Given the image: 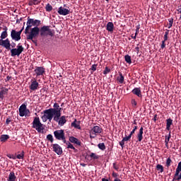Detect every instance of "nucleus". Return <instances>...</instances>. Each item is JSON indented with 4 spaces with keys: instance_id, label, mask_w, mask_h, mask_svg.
Returning <instances> with one entry per match:
<instances>
[{
    "instance_id": "f257e3e1",
    "label": "nucleus",
    "mask_w": 181,
    "mask_h": 181,
    "mask_svg": "<svg viewBox=\"0 0 181 181\" xmlns=\"http://www.w3.org/2000/svg\"><path fill=\"white\" fill-rule=\"evenodd\" d=\"M39 33H40V28L39 27L31 28L30 34L27 35V40H31L35 46H37V40H35V38L39 36Z\"/></svg>"
},
{
    "instance_id": "f03ea898",
    "label": "nucleus",
    "mask_w": 181,
    "mask_h": 181,
    "mask_svg": "<svg viewBox=\"0 0 181 181\" xmlns=\"http://www.w3.org/2000/svg\"><path fill=\"white\" fill-rule=\"evenodd\" d=\"M40 35L41 37H45V36H54V31L50 29V26L44 25L40 29Z\"/></svg>"
},
{
    "instance_id": "7ed1b4c3",
    "label": "nucleus",
    "mask_w": 181,
    "mask_h": 181,
    "mask_svg": "<svg viewBox=\"0 0 181 181\" xmlns=\"http://www.w3.org/2000/svg\"><path fill=\"white\" fill-rule=\"evenodd\" d=\"M32 128H34V129H36L37 132H42V131L45 129V127L43 126V124L40 122V119L39 118V117H35L34 118Z\"/></svg>"
},
{
    "instance_id": "20e7f679",
    "label": "nucleus",
    "mask_w": 181,
    "mask_h": 181,
    "mask_svg": "<svg viewBox=\"0 0 181 181\" xmlns=\"http://www.w3.org/2000/svg\"><path fill=\"white\" fill-rule=\"evenodd\" d=\"M25 50V48H23V46L21 45V44H18L17 46V48H13L11 49V56L12 57H15V56H21L22 54V52Z\"/></svg>"
},
{
    "instance_id": "39448f33",
    "label": "nucleus",
    "mask_w": 181,
    "mask_h": 181,
    "mask_svg": "<svg viewBox=\"0 0 181 181\" xmlns=\"http://www.w3.org/2000/svg\"><path fill=\"white\" fill-rule=\"evenodd\" d=\"M101 132H103V128L100 127L99 126H95L90 131V138L93 139L95 138L96 135L101 134Z\"/></svg>"
},
{
    "instance_id": "423d86ee",
    "label": "nucleus",
    "mask_w": 181,
    "mask_h": 181,
    "mask_svg": "<svg viewBox=\"0 0 181 181\" xmlns=\"http://www.w3.org/2000/svg\"><path fill=\"white\" fill-rule=\"evenodd\" d=\"M19 115L20 117H29L30 111L26 107V105L23 104L19 107Z\"/></svg>"
},
{
    "instance_id": "0eeeda50",
    "label": "nucleus",
    "mask_w": 181,
    "mask_h": 181,
    "mask_svg": "<svg viewBox=\"0 0 181 181\" xmlns=\"http://www.w3.org/2000/svg\"><path fill=\"white\" fill-rule=\"evenodd\" d=\"M44 114L48 118L49 122H52V119H53V117H54V114H56V111L53 109H48L44 111Z\"/></svg>"
},
{
    "instance_id": "6e6552de",
    "label": "nucleus",
    "mask_w": 181,
    "mask_h": 181,
    "mask_svg": "<svg viewBox=\"0 0 181 181\" xmlns=\"http://www.w3.org/2000/svg\"><path fill=\"white\" fill-rule=\"evenodd\" d=\"M65 136L64 130L63 129L56 130L54 132V136L57 139V141H62Z\"/></svg>"
},
{
    "instance_id": "1a4fd4ad",
    "label": "nucleus",
    "mask_w": 181,
    "mask_h": 181,
    "mask_svg": "<svg viewBox=\"0 0 181 181\" xmlns=\"http://www.w3.org/2000/svg\"><path fill=\"white\" fill-rule=\"evenodd\" d=\"M27 23L28 25H32V26H35L37 28L42 24V21H40V20H35L33 18H30V17H28Z\"/></svg>"
},
{
    "instance_id": "9d476101",
    "label": "nucleus",
    "mask_w": 181,
    "mask_h": 181,
    "mask_svg": "<svg viewBox=\"0 0 181 181\" xmlns=\"http://www.w3.org/2000/svg\"><path fill=\"white\" fill-rule=\"evenodd\" d=\"M0 46L5 47L6 50H11V41L9 39L6 38L5 40H0Z\"/></svg>"
},
{
    "instance_id": "9b49d317",
    "label": "nucleus",
    "mask_w": 181,
    "mask_h": 181,
    "mask_svg": "<svg viewBox=\"0 0 181 181\" xmlns=\"http://www.w3.org/2000/svg\"><path fill=\"white\" fill-rule=\"evenodd\" d=\"M11 37L13 40L18 42V40H21V33H18V31L12 30L11 32Z\"/></svg>"
},
{
    "instance_id": "f8f14e48",
    "label": "nucleus",
    "mask_w": 181,
    "mask_h": 181,
    "mask_svg": "<svg viewBox=\"0 0 181 181\" xmlns=\"http://www.w3.org/2000/svg\"><path fill=\"white\" fill-rule=\"evenodd\" d=\"M52 146L53 151L55 152L57 155H62V153H63V148L58 144H52Z\"/></svg>"
},
{
    "instance_id": "ddd939ff",
    "label": "nucleus",
    "mask_w": 181,
    "mask_h": 181,
    "mask_svg": "<svg viewBox=\"0 0 181 181\" xmlns=\"http://www.w3.org/2000/svg\"><path fill=\"white\" fill-rule=\"evenodd\" d=\"M57 13H59V15L66 16L70 13V10L64 8V7L61 6L58 8Z\"/></svg>"
},
{
    "instance_id": "4468645a",
    "label": "nucleus",
    "mask_w": 181,
    "mask_h": 181,
    "mask_svg": "<svg viewBox=\"0 0 181 181\" xmlns=\"http://www.w3.org/2000/svg\"><path fill=\"white\" fill-rule=\"evenodd\" d=\"M132 93L139 97V98H142V92L141 91V88H134Z\"/></svg>"
},
{
    "instance_id": "2eb2a0df",
    "label": "nucleus",
    "mask_w": 181,
    "mask_h": 181,
    "mask_svg": "<svg viewBox=\"0 0 181 181\" xmlns=\"http://www.w3.org/2000/svg\"><path fill=\"white\" fill-rule=\"evenodd\" d=\"M29 88L32 90V91H36V90L39 88V83L37 80L33 81L31 82V85L29 86Z\"/></svg>"
},
{
    "instance_id": "dca6fc26",
    "label": "nucleus",
    "mask_w": 181,
    "mask_h": 181,
    "mask_svg": "<svg viewBox=\"0 0 181 181\" xmlns=\"http://www.w3.org/2000/svg\"><path fill=\"white\" fill-rule=\"evenodd\" d=\"M34 71L37 76H43V74L45 73V68L38 66L34 70Z\"/></svg>"
},
{
    "instance_id": "f3484780",
    "label": "nucleus",
    "mask_w": 181,
    "mask_h": 181,
    "mask_svg": "<svg viewBox=\"0 0 181 181\" xmlns=\"http://www.w3.org/2000/svg\"><path fill=\"white\" fill-rule=\"evenodd\" d=\"M3 32L1 34L0 40H3V39H6L8 37V27L3 25Z\"/></svg>"
},
{
    "instance_id": "a211bd4d",
    "label": "nucleus",
    "mask_w": 181,
    "mask_h": 181,
    "mask_svg": "<svg viewBox=\"0 0 181 181\" xmlns=\"http://www.w3.org/2000/svg\"><path fill=\"white\" fill-rule=\"evenodd\" d=\"M69 142H71V144H76V145H78V146H81V141H80L78 139L74 136L69 137Z\"/></svg>"
},
{
    "instance_id": "6ab92c4d",
    "label": "nucleus",
    "mask_w": 181,
    "mask_h": 181,
    "mask_svg": "<svg viewBox=\"0 0 181 181\" xmlns=\"http://www.w3.org/2000/svg\"><path fill=\"white\" fill-rule=\"evenodd\" d=\"M144 127H141L139 129V133L137 134V139L139 142H142V139H144Z\"/></svg>"
},
{
    "instance_id": "aec40b11",
    "label": "nucleus",
    "mask_w": 181,
    "mask_h": 181,
    "mask_svg": "<svg viewBox=\"0 0 181 181\" xmlns=\"http://www.w3.org/2000/svg\"><path fill=\"white\" fill-rule=\"evenodd\" d=\"M107 32H114V23L108 22L106 25Z\"/></svg>"
},
{
    "instance_id": "412c9836",
    "label": "nucleus",
    "mask_w": 181,
    "mask_h": 181,
    "mask_svg": "<svg viewBox=\"0 0 181 181\" xmlns=\"http://www.w3.org/2000/svg\"><path fill=\"white\" fill-rule=\"evenodd\" d=\"M71 127L76 128V129H81V127L80 126V121H77V119H74V121L71 124Z\"/></svg>"
},
{
    "instance_id": "4be33fe9",
    "label": "nucleus",
    "mask_w": 181,
    "mask_h": 181,
    "mask_svg": "<svg viewBox=\"0 0 181 181\" xmlns=\"http://www.w3.org/2000/svg\"><path fill=\"white\" fill-rule=\"evenodd\" d=\"M51 110H54L55 112L62 113V107H60V105L57 103L54 104V108H51Z\"/></svg>"
},
{
    "instance_id": "5701e85b",
    "label": "nucleus",
    "mask_w": 181,
    "mask_h": 181,
    "mask_svg": "<svg viewBox=\"0 0 181 181\" xmlns=\"http://www.w3.org/2000/svg\"><path fill=\"white\" fill-rule=\"evenodd\" d=\"M173 124V120L170 118L166 119V129L170 131V126Z\"/></svg>"
},
{
    "instance_id": "b1692460",
    "label": "nucleus",
    "mask_w": 181,
    "mask_h": 181,
    "mask_svg": "<svg viewBox=\"0 0 181 181\" xmlns=\"http://www.w3.org/2000/svg\"><path fill=\"white\" fill-rule=\"evenodd\" d=\"M8 91H9V89H8V88H4V89H3L0 91V98H1V100H4V95H6V94H8Z\"/></svg>"
},
{
    "instance_id": "393cba45",
    "label": "nucleus",
    "mask_w": 181,
    "mask_h": 181,
    "mask_svg": "<svg viewBox=\"0 0 181 181\" xmlns=\"http://www.w3.org/2000/svg\"><path fill=\"white\" fill-rule=\"evenodd\" d=\"M66 122H67V120H66V116H62L59 118V121L58 124L59 125H60V127H63V125H64Z\"/></svg>"
},
{
    "instance_id": "a878e982",
    "label": "nucleus",
    "mask_w": 181,
    "mask_h": 181,
    "mask_svg": "<svg viewBox=\"0 0 181 181\" xmlns=\"http://www.w3.org/2000/svg\"><path fill=\"white\" fill-rule=\"evenodd\" d=\"M119 76L117 77V80L119 83V84H123L124 78V76L122 75V73L119 72Z\"/></svg>"
},
{
    "instance_id": "bb28decb",
    "label": "nucleus",
    "mask_w": 181,
    "mask_h": 181,
    "mask_svg": "<svg viewBox=\"0 0 181 181\" xmlns=\"http://www.w3.org/2000/svg\"><path fill=\"white\" fill-rule=\"evenodd\" d=\"M60 117H62V113L55 112L54 115V121L59 123V121H60Z\"/></svg>"
},
{
    "instance_id": "cd10ccee",
    "label": "nucleus",
    "mask_w": 181,
    "mask_h": 181,
    "mask_svg": "<svg viewBox=\"0 0 181 181\" xmlns=\"http://www.w3.org/2000/svg\"><path fill=\"white\" fill-rule=\"evenodd\" d=\"M39 4H40V1H39V0H29L28 1L29 6H33V5H39Z\"/></svg>"
},
{
    "instance_id": "c85d7f7f",
    "label": "nucleus",
    "mask_w": 181,
    "mask_h": 181,
    "mask_svg": "<svg viewBox=\"0 0 181 181\" xmlns=\"http://www.w3.org/2000/svg\"><path fill=\"white\" fill-rule=\"evenodd\" d=\"M16 180V176L15 175V173L11 172L8 175V181H15Z\"/></svg>"
},
{
    "instance_id": "c756f323",
    "label": "nucleus",
    "mask_w": 181,
    "mask_h": 181,
    "mask_svg": "<svg viewBox=\"0 0 181 181\" xmlns=\"http://www.w3.org/2000/svg\"><path fill=\"white\" fill-rule=\"evenodd\" d=\"M9 139V135L8 134H2L0 137L1 142H5Z\"/></svg>"
},
{
    "instance_id": "7c9ffc66",
    "label": "nucleus",
    "mask_w": 181,
    "mask_h": 181,
    "mask_svg": "<svg viewBox=\"0 0 181 181\" xmlns=\"http://www.w3.org/2000/svg\"><path fill=\"white\" fill-rule=\"evenodd\" d=\"M90 159H93V160H97L98 159H100V156L97 155V153H91L90 154Z\"/></svg>"
},
{
    "instance_id": "2f4dec72",
    "label": "nucleus",
    "mask_w": 181,
    "mask_h": 181,
    "mask_svg": "<svg viewBox=\"0 0 181 181\" xmlns=\"http://www.w3.org/2000/svg\"><path fill=\"white\" fill-rule=\"evenodd\" d=\"M124 60L126 63H128L129 64H131V63H132V60L131 59V56H129V54H127L124 56Z\"/></svg>"
},
{
    "instance_id": "473e14b6",
    "label": "nucleus",
    "mask_w": 181,
    "mask_h": 181,
    "mask_svg": "<svg viewBox=\"0 0 181 181\" xmlns=\"http://www.w3.org/2000/svg\"><path fill=\"white\" fill-rule=\"evenodd\" d=\"M66 145H67V148L68 149H73L75 152H77V150L76 149L74 146H73V144H71V143H70V141L67 142Z\"/></svg>"
},
{
    "instance_id": "72a5a7b5",
    "label": "nucleus",
    "mask_w": 181,
    "mask_h": 181,
    "mask_svg": "<svg viewBox=\"0 0 181 181\" xmlns=\"http://www.w3.org/2000/svg\"><path fill=\"white\" fill-rule=\"evenodd\" d=\"M171 164H172V159H170V158H167L165 162V166L168 169H169Z\"/></svg>"
},
{
    "instance_id": "f704fd0d",
    "label": "nucleus",
    "mask_w": 181,
    "mask_h": 181,
    "mask_svg": "<svg viewBox=\"0 0 181 181\" xmlns=\"http://www.w3.org/2000/svg\"><path fill=\"white\" fill-rule=\"evenodd\" d=\"M45 11L47 12H51V11H53V6L50 4H47L45 6Z\"/></svg>"
},
{
    "instance_id": "c9c22d12",
    "label": "nucleus",
    "mask_w": 181,
    "mask_h": 181,
    "mask_svg": "<svg viewBox=\"0 0 181 181\" xmlns=\"http://www.w3.org/2000/svg\"><path fill=\"white\" fill-rule=\"evenodd\" d=\"M98 147L100 151H105V144L104 143H100L98 144Z\"/></svg>"
},
{
    "instance_id": "e433bc0d",
    "label": "nucleus",
    "mask_w": 181,
    "mask_h": 181,
    "mask_svg": "<svg viewBox=\"0 0 181 181\" xmlns=\"http://www.w3.org/2000/svg\"><path fill=\"white\" fill-rule=\"evenodd\" d=\"M156 169L157 170L160 171V173H163L164 168H163V165H160V164H158L156 165Z\"/></svg>"
},
{
    "instance_id": "4c0bfd02",
    "label": "nucleus",
    "mask_w": 181,
    "mask_h": 181,
    "mask_svg": "<svg viewBox=\"0 0 181 181\" xmlns=\"http://www.w3.org/2000/svg\"><path fill=\"white\" fill-rule=\"evenodd\" d=\"M16 158L17 159H23L25 158V151H22L21 153L17 155Z\"/></svg>"
},
{
    "instance_id": "58836bf2",
    "label": "nucleus",
    "mask_w": 181,
    "mask_h": 181,
    "mask_svg": "<svg viewBox=\"0 0 181 181\" xmlns=\"http://www.w3.org/2000/svg\"><path fill=\"white\" fill-rule=\"evenodd\" d=\"M171 135H170V132H169V134H168V136H165V144H169V141H170V138H171Z\"/></svg>"
},
{
    "instance_id": "ea45409f",
    "label": "nucleus",
    "mask_w": 181,
    "mask_h": 181,
    "mask_svg": "<svg viewBox=\"0 0 181 181\" xmlns=\"http://www.w3.org/2000/svg\"><path fill=\"white\" fill-rule=\"evenodd\" d=\"M47 141H49V142H51V144H53V141H54V139H53V136L52 134H48L47 136Z\"/></svg>"
},
{
    "instance_id": "a19ab883",
    "label": "nucleus",
    "mask_w": 181,
    "mask_h": 181,
    "mask_svg": "<svg viewBox=\"0 0 181 181\" xmlns=\"http://www.w3.org/2000/svg\"><path fill=\"white\" fill-rule=\"evenodd\" d=\"M31 27H32V25L28 24V22H27V26H26L25 30V35L29 33V29H30Z\"/></svg>"
},
{
    "instance_id": "79ce46f5",
    "label": "nucleus",
    "mask_w": 181,
    "mask_h": 181,
    "mask_svg": "<svg viewBox=\"0 0 181 181\" xmlns=\"http://www.w3.org/2000/svg\"><path fill=\"white\" fill-rule=\"evenodd\" d=\"M168 29H170V28H172V26H173V18H169L168 19Z\"/></svg>"
},
{
    "instance_id": "37998d69",
    "label": "nucleus",
    "mask_w": 181,
    "mask_h": 181,
    "mask_svg": "<svg viewBox=\"0 0 181 181\" xmlns=\"http://www.w3.org/2000/svg\"><path fill=\"white\" fill-rule=\"evenodd\" d=\"M138 33H139V26L136 27L134 37H132V39H134V40L136 39V35H138Z\"/></svg>"
},
{
    "instance_id": "c03bdc74",
    "label": "nucleus",
    "mask_w": 181,
    "mask_h": 181,
    "mask_svg": "<svg viewBox=\"0 0 181 181\" xmlns=\"http://www.w3.org/2000/svg\"><path fill=\"white\" fill-rule=\"evenodd\" d=\"M131 138H132V136L131 134H129V136H126L125 137L123 138V140L127 142L128 141H129V139H131Z\"/></svg>"
},
{
    "instance_id": "a18cd8bd",
    "label": "nucleus",
    "mask_w": 181,
    "mask_h": 181,
    "mask_svg": "<svg viewBox=\"0 0 181 181\" xmlns=\"http://www.w3.org/2000/svg\"><path fill=\"white\" fill-rule=\"evenodd\" d=\"M111 71V69H110L107 66L105 67V70L103 71V74H108Z\"/></svg>"
},
{
    "instance_id": "49530a36",
    "label": "nucleus",
    "mask_w": 181,
    "mask_h": 181,
    "mask_svg": "<svg viewBox=\"0 0 181 181\" xmlns=\"http://www.w3.org/2000/svg\"><path fill=\"white\" fill-rule=\"evenodd\" d=\"M136 129H138V126H135L129 134L132 136V135L135 134V131H136Z\"/></svg>"
},
{
    "instance_id": "de8ad7c7",
    "label": "nucleus",
    "mask_w": 181,
    "mask_h": 181,
    "mask_svg": "<svg viewBox=\"0 0 181 181\" xmlns=\"http://www.w3.org/2000/svg\"><path fill=\"white\" fill-rule=\"evenodd\" d=\"M42 119L43 122H46V121H47V119H49V118L44 113V115L42 116Z\"/></svg>"
},
{
    "instance_id": "09e8293b",
    "label": "nucleus",
    "mask_w": 181,
    "mask_h": 181,
    "mask_svg": "<svg viewBox=\"0 0 181 181\" xmlns=\"http://www.w3.org/2000/svg\"><path fill=\"white\" fill-rule=\"evenodd\" d=\"M131 104L132 105L133 107H136L137 105L136 100H135V99H132L131 101Z\"/></svg>"
},
{
    "instance_id": "8fccbe9b",
    "label": "nucleus",
    "mask_w": 181,
    "mask_h": 181,
    "mask_svg": "<svg viewBox=\"0 0 181 181\" xmlns=\"http://www.w3.org/2000/svg\"><path fill=\"white\" fill-rule=\"evenodd\" d=\"M90 70H92V71H95V70H97V64L92 65Z\"/></svg>"
},
{
    "instance_id": "3c124183",
    "label": "nucleus",
    "mask_w": 181,
    "mask_h": 181,
    "mask_svg": "<svg viewBox=\"0 0 181 181\" xmlns=\"http://www.w3.org/2000/svg\"><path fill=\"white\" fill-rule=\"evenodd\" d=\"M119 145L122 146V148H124V145H125V140H124V139L119 141Z\"/></svg>"
},
{
    "instance_id": "603ef678",
    "label": "nucleus",
    "mask_w": 181,
    "mask_h": 181,
    "mask_svg": "<svg viewBox=\"0 0 181 181\" xmlns=\"http://www.w3.org/2000/svg\"><path fill=\"white\" fill-rule=\"evenodd\" d=\"M112 177H115V179H118V173L113 172L112 174Z\"/></svg>"
},
{
    "instance_id": "864d4df0",
    "label": "nucleus",
    "mask_w": 181,
    "mask_h": 181,
    "mask_svg": "<svg viewBox=\"0 0 181 181\" xmlns=\"http://www.w3.org/2000/svg\"><path fill=\"white\" fill-rule=\"evenodd\" d=\"M165 40H163L162 41V44H161V45H160V47L162 48V49H165V47H166V44H165Z\"/></svg>"
},
{
    "instance_id": "5fc2aeb1",
    "label": "nucleus",
    "mask_w": 181,
    "mask_h": 181,
    "mask_svg": "<svg viewBox=\"0 0 181 181\" xmlns=\"http://www.w3.org/2000/svg\"><path fill=\"white\" fill-rule=\"evenodd\" d=\"M61 141H62L64 144H66V145H67V142H69L66 140V136H64V138L62 139Z\"/></svg>"
},
{
    "instance_id": "6e6d98bb",
    "label": "nucleus",
    "mask_w": 181,
    "mask_h": 181,
    "mask_svg": "<svg viewBox=\"0 0 181 181\" xmlns=\"http://www.w3.org/2000/svg\"><path fill=\"white\" fill-rule=\"evenodd\" d=\"M177 11H178V13H180V19H181V5L177 7Z\"/></svg>"
},
{
    "instance_id": "4d7b16f0",
    "label": "nucleus",
    "mask_w": 181,
    "mask_h": 181,
    "mask_svg": "<svg viewBox=\"0 0 181 181\" xmlns=\"http://www.w3.org/2000/svg\"><path fill=\"white\" fill-rule=\"evenodd\" d=\"M113 168L115 169V170H118L119 169V168H118V166H117L116 163H113Z\"/></svg>"
},
{
    "instance_id": "13d9d810",
    "label": "nucleus",
    "mask_w": 181,
    "mask_h": 181,
    "mask_svg": "<svg viewBox=\"0 0 181 181\" xmlns=\"http://www.w3.org/2000/svg\"><path fill=\"white\" fill-rule=\"evenodd\" d=\"M11 119H9V118H8V119H6V125H9V123L11 122Z\"/></svg>"
},
{
    "instance_id": "bf43d9fd",
    "label": "nucleus",
    "mask_w": 181,
    "mask_h": 181,
    "mask_svg": "<svg viewBox=\"0 0 181 181\" xmlns=\"http://www.w3.org/2000/svg\"><path fill=\"white\" fill-rule=\"evenodd\" d=\"M16 47V43L12 42V44H11V47L14 48V47Z\"/></svg>"
},
{
    "instance_id": "052dcab7",
    "label": "nucleus",
    "mask_w": 181,
    "mask_h": 181,
    "mask_svg": "<svg viewBox=\"0 0 181 181\" xmlns=\"http://www.w3.org/2000/svg\"><path fill=\"white\" fill-rule=\"evenodd\" d=\"M11 78H12V77L8 76H6V81H9V80H11Z\"/></svg>"
},
{
    "instance_id": "680f3d73",
    "label": "nucleus",
    "mask_w": 181,
    "mask_h": 181,
    "mask_svg": "<svg viewBox=\"0 0 181 181\" xmlns=\"http://www.w3.org/2000/svg\"><path fill=\"white\" fill-rule=\"evenodd\" d=\"M21 21H22V18H21L20 20L17 19L16 20V23H21Z\"/></svg>"
},
{
    "instance_id": "e2e57ef3",
    "label": "nucleus",
    "mask_w": 181,
    "mask_h": 181,
    "mask_svg": "<svg viewBox=\"0 0 181 181\" xmlns=\"http://www.w3.org/2000/svg\"><path fill=\"white\" fill-rule=\"evenodd\" d=\"M168 35H169V30H167V32L165 33L164 36H168Z\"/></svg>"
},
{
    "instance_id": "0e129e2a",
    "label": "nucleus",
    "mask_w": 181,
    "mask_h": 181,
    "mask_svg": "<svg viewBox=\"0 0 181 181\" xmlns=\"http://www.w3.org/2000/svg\"><path fill=\"white\" fill-rule=\"evenodd\" d=\"M164 40L166 42L168 40V35H164Z\"/></svg>"
},
{
    "instance_id": "69168bd1",
    "label": "nucleus",
    "mask_w": 181,
    "mask_h": 181,
    "mask_svg": "<svg viewBox=\"0 0 181 181\" xmlns=\"http://www.w3.org/2000/svg\"><path fill=\"white\" fill-rule=\"evenodd\" d=\"M134 125H136L138 123L136 122V119H134L133 122Z\"/></svg>"
},
{
    "instance_id": "338daca9",
    "label": "nucleus",
    "mask_w": 181,
    "mask_h": 181,
    "mask_svg": "<svg viewBox=\"0 0 181 181\" xmlns=\"http://www.w3.org/2000/svg\"><path fill=\"white\" fill-rule=\"evenodd\" d=\"M102 181H110V180H108V179H106V178H103Z\"/></svg>"
},
{
    "instance_id": "774afa93",
    "label": "nucleus",
    "mask_w": 181,
    "mask_h": 181,
    "mask_svg": "<svg viewBox=\"0 0 181 181\" xmlns=\"http://www.w3.org/2000/svg\"><path fill=\"white\" fill-rule=\"evenodd\" d=\"M114 181H121V180L119 179V178H115V179L114 180Z\"/></svg>"
}]
</instances>
